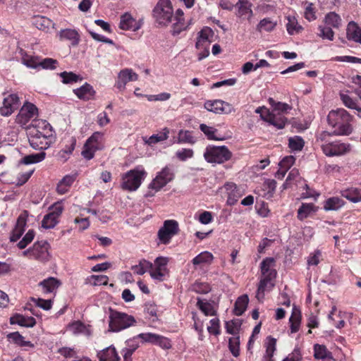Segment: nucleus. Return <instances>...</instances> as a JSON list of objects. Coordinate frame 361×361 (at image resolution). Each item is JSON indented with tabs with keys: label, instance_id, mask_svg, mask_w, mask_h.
Here are the masks:
<instances>
[{
	"label": "nucleus",
	"instance_id": "1",
	"mask_svg": "<svg viewBox=\"0 0 361 361\" xmlns=\"http://www.w3.org/2000/svg\"><path fill=\"white\" fill-rule=\"evenodd\" d=\"M328 123L334 129L332 133L323 131L319 138L322 141H326L331 135H348L352 133L353 128L350 124L353 116L344 109L331 110L327 116Z\"/></svg>",
	"mask_w": 361,
	"mask_h": 361
},
{
	"label": "nucleus",
	"instance_id": "2",
	"mask_svg": "<svg viewBox=\"0 0 361 361\" xmlns=\"http://www.w3.org/2000/svg\"><path fill=\"white\" fill-rule=\"evenodd\" d=\"M269 103L271 106V111L267 108L262 106L255 110V112L259 114L262 120L269 123L278 129H282L288 122L285 116L292 106L286 103L276 102L273 98L269 99Z\"/></svg>",
	"mask_w": 361,
	"mask_h": 361
},
{
	"label": "nucleus",
	"instance_id": "3",
	"mask_svg": "<svg viewBox=\"0 0 361 361\" xmlns=\"http://www.w3.org/2000/svg\"><path fill=\"white\" fill-rule=\"evenodd\" d=\"M276 261L273 257H266L260 264L262 278L258 287L257 298L259 300L264 297V293L267 288H271L274 284L272 281L276 277L277 272L274 269Z\"/></svg>",
	"mask_w": 361,
	"mask_h": 361
},
{
	"label": "nucleus",
	"instance_id": "4",
	"mask_svg": "<svg viewBox=\"0 0 361 361\" xmlns=\"http://www.w3.org/2000/svg\"><path fill=\"white\" fill-rule=\"evenodd\" d=\"M152 16L159 26H167L173 19V8L170 0H159L152 10Z\"/></svg>",
	"mask_w": 361,
	"mask_h": 361
},
{
	"label": "nucleus",
	"instance_id": "5",
	"mask_svg": "<svg viewBox=\"0 0 361 361\" xmlns=\"http://www.w3.org/2000/svg\"><path fill=\"white\" fill-rule=\"evenodd\" d=\"M135 322L132 315L109 308V331L118 332L134 325Z\"/></svg>",
	"mask_w": 361,
	"mask_h": 361
},
{
	"label": "nucleus",
	"instance_id": "6",
	"mask_svg": "<svg viewBox=\"0 0 361 361\" xmlns=\"http://www.w3.org/2000/svg\"><path fill=\"white\" fill-rule=\"evenodd\" d=\"M145 175L146 172L142 169H135L128 171L122 176L121 188L128 191L136 190Z\"/></svg>",
	"mask_w": 361,
	"mask_h": 361
},
{
	"label": "nucleus",
	"instance_id": "7",
	"mask_svg": "<svg viewBox=\"0 0 361 361\" xmlns=\"http://www.w3.org/2000/svg\"><path fill=\"white\" fill-rule=\"evenodd\" d=\"M231 155V152L225 146L208 147L204 154V157L208 162L218 164L229 160Z\"/></svg>",
	"mask_w": 361,
	"mask_h": 361
},
{
	"label": "nucleus",
	"instance_id": "8",
	"mask_svg": "<svg viewBox=\"0 0 361 361\" xmlns=\"http://www.w3.org/2000/svg\"><path fill=\"white\" fill-rule=\"evenodd\" d=\"M178 224L175 220H166L158 231V238L163 244H168L172 237L178 233Z\"/></svg>",
	"mask_w": 361,
	"mask_h": 361
},
{
	"label": "nucleus",
	"instance_id": "9",
	"mask_svg": "<svg viewBox=\"0 0 361 361\" xmlns=\"http://www.w3.org/2000/svg\"><path fill=\"white\" fill-rule=\"evenodd\" d=\"M324 154L328 157L341 156L350 152V145L340 140L326 142L322 145Z\"/></svg>",
	"mask_w": 361,
	"mask_h": 361
},
{
	"label": "nucleus",
	"instance_id": "10",
	"mask_svg": "<svg viewBox=\"0 0 361 361\" xmlns=\"http://www.w3.org/2000/svg\"><path fill=\"white\" fill-rule=\"evenodd\" d=\"M38 109L36 106L30 102H26L20 108L18 114L16 116V121L17 123L25 126L32 118L37 116Z\"/></svg>",
	"mask_w": 361,
	"mask_h": 361
},
{
	"label": "nucleus",
	"instance_id": "11",
	"mask_svg": "<svg viewBox=\"0 0 361 361\" xmlns=\"http://www.w3.org/2000/svg\"><path fill=\"white\" fill-rule=\"evenodd\" d=\"M174 178V174L172 170L168 166L164 167L149 184V188L159 191L166 184Z\"/></svg>",
	"mask_w": 361,
	"mask_h": 361
},
{
	"label": "nucleus",
	"instance_id": "12",
	"mask_svg": "<svg viewBox=\"0 0 361 361\" xmlns=\"http://www.w3.org/2000/svg\"><path fill=\"white\" fill-rule=\"evenodd\" d=\"M20 105L19 97L17 94H10L4 97L3 106L0 107V114L8 116L17 110Z\"/></svg>",
	"mask_w": 361,
	"mask_h": 361
},
{
	"label": "nucleus",
	"instance_id": "13",
	"mask_svg": "<svg viewBox=\"0 0 361 361\" xmlns=\"http://www.w3.org/2000/svg\"><path fill=\"white\" fill-rule=\"evenodd\" d=\"M204 106L207 111L219 114H228L233 111V107L231 104L220 99L208 100L205 102Z\"/></svg>",
	"mask_w": 361,
	"mask_h": 361
},
{
	"label": "nucleus",
	"instance_id": "14",
	"mask_svg": "<svg viewBox=\"0 0 361 361\" xmlns=\"http://www.w3.org/2000/svg\"><path fill=\"white\" fill-rule=\"evenodd\" d=\"M32 259L44 262L49 259V244L46 240L35 242L32 245Z\"/></svg>",
	"mask_w": 361,
	"mask_h": 361
},
{
	"label": "nucleus",
	"instance_id": "15",
	"mask_svg": "<svg viewBox=\"0 0 361 361\" xmlns=\"http://www.w3.org/2000/svg\"><path fill=\"white\" fill-rule=\"evenodd\" d=\"M168 259L164 257H157L154 260V268L150 269L149 274L153 279L162 281L164 279L165 274L167 271L166 264Z\"/></svg>",
	"mask_w": 361,
	"mask_h": 361
},
{
	"label": "nucleus",
	"instance_id": "16",
	"mask_svg": "<svg viewBox=\"0 0 361 361\" xmlns=\"http://www.w3.org/2000/svg\"><path fill=\"white\" fill-rule=\"evenodd\" d=\"M27 212L24 211L17 219L15 228L10 236L11 242H16L23 235L27 224Z\"/></svg>",
	"mask_w": 361,
	"mask_h": 361
},
{
	"label": "nucleus",
	"instance_id": "17",
	"mask_svg": "<svg viewBox=\"0 0 361 361\" xmlns=\"http://www.w3.org/2000/svg\"><path fill=\"white\" fill-rule=\"evenodd\" d=\"M141 26V22L137 21L129 13H125L120 18L119 27L121 30L135 32Z\"/></svg>",
	"mask_w": 361,
	"mask_h": 361
},
{
	"label": "nucleus",
	"instance_id": "18",
	"mask_svg": "<svg viewBox=\"0 0 361 361\" xmlns=\"http://www.w3.org/2000/svg\"><path fill=\"white\" fill-rule=\"evenodd\" d=\"M214 36L213 30L209 27H204L199 32L195 47L197 49L201 47H209Z\"/></svg>",
	"mask_w": 361,
	"mask_h": 361
},
{
	"label": "nucleus",
	"instance_id": "19",
	"mask_svg": "<svg viewBox=\"0 0 361 361\" xmlns=\"http://www.w3.org/2000/svg\"><path fill=\"white\" fill-rule=\"evenodd\" d=\"M183 15V11L181 9L176 10L175 16L173 15V20H175V22L173 23L171 30L173 35L180 34L183 30H186L191 23V20L189 23H185Z\"/></svg>",
	"mask_w": 361,
	"mask_h": 361
},
{
	"label": "nucleus",
	"instance_id": "20",
	"mask_svg": "<svg viewBox=\"0 0 361 361\" xmlns=\"http://www.w3.org/2000/svg\"><path fill=\"white\" fill-rule=\"evenodd\" d=\"M224 188L228 195L227 204L229 205L235 204L238 199L243 195L242 190L238 188L233 183H226Z\"/></svg>",
	"mask_w": 361,
	"mask_h": 361
},
{
	"label": "nucleus",
	"instance_id": "21",
	"mask_svg": "<svg viewBox=\"0 0 361 361\" xmlns=\"http://www.w3.org/2000/svg\"><path fill=\"white\" fill-rule=\"evenodd\" d=\"M73 92L79 99L85 101L92 99L95 94L93 87L87 82H85L80 87L74 90Z\"/></svg>",
	"mask_w": 361,
	"mask_h": 361
},
{
	"label": "nucleus",
	"instance_id": "22",
	"mask_svg": "<svg viewBox=\"0 0 361 361\" xmlns=\"http://www.w3.org/2000/svg\"><path fill=\"white\" fill-rule=\"evenodd\" d=\"M99 361H121V358L114 347L109 346L97 353Z\"/></svg>",
	"mask_w": 361,
	"mask_h": 361
},
{
	"label": "nucleus",
	"instance_id": "23",
	"mask_svg": "<svg viewBox=\"0 0 361 361\" xmlns=\"http://www.w3.org/2000/svg\"><path fill=\"white\" fill-rule=\"evenodd\" d=\"M32 24L38 30L45 32H48L54 25L51 20L42 16H35L32 18Z\"/></svg>",
	"mask_w": 361,
	"mask_h": 361
},
{
	"label": "nucleus",
	"instance_id": "24",
	"mask_svg": "<svg viewBox=\"0 0 361 361\" xmlns=\"http://www.w3.org/2000/svg\"><path fill=\"white\" fill-rule=\"evenodd\" d=\"M10 323L25 327H33L36 324V320L32 317H25L22 314H16L10 318Z\"/></svg>",
	"mask_w": 361,
	"mask_h": 361
},
{
	"label": "nucleus",
	"instance_id": "25",
	"mask_svg": "<svg viewBox=\"0 0 361 361\" xmlns=\"http://www.w3.org/2000/svg\"><path fill=\"white\" fill-rule=\"evenodd\" d=\"M346 35L348 39L361 44V29L354 21H351L348 24Z\"/></svg>",
	"mask_w": 361,
	"mask_h": 361
},
{
	"label": "nucleus",
	"instance_id": "26",
	"mask_svg": "<svg viewBox=\"0 0 361 361\" xmlns=\"http://www.w3.org/2000/svg\"><path fill=\"white\" fill-rule=\"evenodd\" d=\"M76 178L75 175L65 176L57 184L56 191L59 194L63 195L69 190V188Z\"/></svg>",
	"mask_w": 361,
	"mask_h": 361
},
{
	"label": "nucleus",
	"instance_id": "27",
	"mask_svg": "<svg viewBox=\"0 0 361 361\" xmlns=\"http://www.w3.org/2000/svg\"><path fill=\"white\" fill-rule=\"evenodd\" d=\"M301 319L302 315L300 310L294 307L289 318L290 330L291 334L296 333L299 331Z\"/></svg>",
	"mask_w": 361,
	"mask_h": 361
},
{
	"label": "nucleus",
	"instance_id": "28",
	"mask_svg": "<svg viewBox=\"0 0 361 361\" xmlns=\"http://www.w3.org/2000/svg\"><path fill=\"white\" fill-rule=\"evenodd\" d=\"M61 284V283L59 279L54 277H49L39 282V286L42 288L44 293H47L55 291Z\"/></svg>",
	"mask_w": 361,
	"mask_h": 361
},
{
	"label": "nucleus",
	"instance_id": "29",
	"mask_svg": "<svg viewBox=\"0 0 361 361\" xmlns=\"http://www.w3.org/2000/svg\"><path fill=\"white\" fill-rule=\"evenodd\" d=\"M51 137H36L29 138L30 146L35 149L44 150L50 146Z\"/></svg>",
	"mask_w": 361,
	"mask_h": 361
},
{
	"label": "nucleus",
	"instance_id": "30",
	"mask_svg": "<svg viewBox=\"0 0 361 361\" xmlns=\"http://www.w3.org/2000/svg\"><path fill=\"white\" fill-rule=\"evenodd\" d=\"M317 211V207L313 203H302L298 209V219L303 221L307 218L312 213Z\"/></svg>",
	"mask_w": 361,
	"mask_h": 361
},
{
	"label": "nucleus",
	"instance_id": "31",
	"mask_svg": "<svg viewBox=\"0 0 361 361\" xmlns=\"http://www.w3.org/2000/svg\"><path fill=\"white\" fill-rule=\"evenodd\" d=\"M59 39L61 40L66 39L71 42L72 44L75 45L79 42V35L78 32L73 29L61 30L59 32Z\"/></svg>",
	"mask_w": 361,
	"mask_h": 361
},
{
	"label": "nucleus",
	"instance_id": "32",
	"mask_svg": "<svg viewBox=\"0 0 361 361\" xmlns=\"http://www.w3.org/2000/svg\"><path fill=\"white\" fill-rule=\"evenodd\" d=\"M248 305V295L244 294L240 296L234 305L233 312L235 315H241L247 309Z\"/></svg>",
	"mask_w": 361,
	"mask_h": 361
},
{
	"label": "nucleus",
	"instance_id": "33",
	"mask_svg": "<svg viewBox=\"0 0 361 361\" xmlns=\"http://www.w3.org/2000/svg\"><path fill=\"white\" fill-rule=\"evenodd\" d=\"M342 197L353 202L361 201V191L357 188H351L341 191Z\"/></svg>",
	"mask_w": 361,
	"mask_h": 361
},
{
	"label": "nucleus",
	"instance_id": "34",
	"mask_svg": "<svg viewBox=\"0 0 361 361\" xmlns=\"http://www.w3.org/2000/svg\"><path fill=\"white\" fill-rule=\"evenodd\" d=\"M344 204V201L338 197H332L327 199L324 204V209L326 211L329 210H337L341 208Z\"/></svg>",
	"mask_w": 361,
	"mask_h": 361
},
{
	"label": "nucleus",
	"instance_id": "35",
	"mask_svg": "<svg viewBox=\"0 0 361 361\" xmlns=\"http://www.w3.org/2000/svg\"><path fill=\"white\" fill-rule=\"evenodd\" d=\"M213 259V255L208 251H204L197 255L195 258H193L192 262L194 265H199L202 264H210L212 262Z\"/></svg>",
	"mask_w": 361,
	"mask_h": 361
},
{
	"label": "nucleus",
	"instance_id": "36",
	"mask_svg": "<svg viewBox=\"0 0 361 361\" xmlns=\"http://www.w3.org/2000/svg\"><path fill=\"white\" fill-rule=\"evenodd\" d=\"M324 23L328 26L338 28L341 25V18L340 16L335 12H329L325 16Z\"/></svg>",
	"mask_w": 361,
	"mask_h": 361
},
{
	"label": "nucleus",
	"instance_id": "37",
	"mask_svg": "<svg viewBox=\"0 0 361 361\" xmlns=\"http://www.w3.org/2000/svg\"><path fill=\"white\" fill-rule=\"evenodd\" d=\"M152 268V263L143 259L140 261L138 264L132 266L131 269L136 274L143 275Z\"/></svg>",
	"mask_w": 361,
	"mask_h": 361
},
{
	"label": "nucleus",
	"instance_id": "38",
	"mask_svg": "<svg viewBox=\"0 0 361 361\" xmlns=\"http://www.w3.org/2000/svg\"><path fill=\"white\" fill-rule=\"evenodd\" d=\"M45 157H46V153L44 152H41L37 154H29V155L24 157L21 159L20 164L27 165V164H31L39 163V162L42 161V160H44Z\"/></svg>",
	"mask_w": 361,
	"mask_h": 361
},
{
	"label": "nucleus",
	"instance_id": "39",
	"mask_svg": "<svg viewBox=\"0 0 361 361\" xmlns=\"http://www.w3.org/2000/svg\"><path fill=\"white\" fill-rule=\"evenodd\" d=\"M169 130L167 128H164L162 132H160L158 134H154L151 135L148 140L146 141L149 145H154L159 142L164 141L169 137Z\"/></svg>",
	"mask_w": 361,
	"mask_h": 361
},
{
	"label": "nucleus",
	"instance_id": "40",
	"mask_svg": "<svg viewBox=\"0 0 361 361\" xmlns=\"http://www.w3.org/2000/svg\"><path fill=\"white\" fill-rule=\"evenodd\" d=\"M195 138L192 136V133L190 130H180L178 134V143H188L193 145L195 142Z\"/></svg>",
	"mask_w": 361,
	"mask_h": 361
},
{
	"label": "nucleus",
	"instance_id": "41",
	"mask_svg": "<svg viewBox=\"0 0 361 361\" xmlns=\"http://www.w3.org/2000/svg\"><path fill=\"white\" fill-rule=\"evenodd\" d=\"M340 97L343 104L349 109H355L357 111V116L361 118V108L357 106L356 101L345 94H341Z\"/></svg>",
	"mask_w": 361,
	"mask_h": 361
},
{
	"label": "nucleus",
	"instance_id": "42",
	"mask_svg": "<svg viewBox=\"0 0 361 361\" xmlns=\"http://www.w3.org/2000/svg\"><path fill=\"white\" fill-rule=\"evenodd\" d=\"M286 30L289 35H293L301 32L302 27L298 25L295 18L288 17Z\"/></svg>",
	"mask_w": 361,
	"mask_h": 361
},
{
	"label": "nucleus",
	"instance_id": "43",
	"mask_svg": "<svg viewBox=\"0 0 361 361\" xmlns=\"http://www.w3.org/2000/svg\"><path fill=\"white\" fill-rule=\"evenodd\" d=\"M200 129L204 134L207 137L209 140H222L223 137H219L215 135V133L217 132V130L213 127L208 126L204 123H202L200 126Z\"/></svg>",
	"mask_w": 361,
	"mask_h": 361
},
{
	"label": "nucleus",
	"instance_id": "44",
	"mask_svg": "<svg viewBox=\"0 0 361 361\" xmlns=\"http://www.w3.org/2000/svg\"><path fill=\"white\" fill-rule=\"evenodd\" d=\"M305 145L303 139L300 136L291 137L288 139V147L293 151H300Z\"/></svg>",
	"mask_w": 361,
	"mask_h": 361
},
{
	"label": "nucleus",
	"instance_id": "45",
	"mask_svg": "<svg viewBox=\"0 0 361 361\" xmlns=\"http://www.w3.org/2000/svg\"><path fill=\"white\" fill-rule=\"evenodd\" d=\"M118 78L123 80L126 84L130 81H136L138 79V75L133 72L131 69L126 68L121 71L118 73Z\"/></svg>",
	"mask_w": 361,
	"mask_h": 361
},
{
	"label": "nucleus",
	"instance_id": "46",
	"mask_svg": "<svg viewBox=\"0 0 361 361\" xmlns=\"http://www.w3.org/2000/svg\"><path fill=\"white\" fill-rule=\"evenodd\" d=\"M242 322L241 320L239 319H234L231 321H228L226 322V332L230 334L235 335L238 334L240 326H241Z\"/></svg>",
	"mask_w": 361,
	"mask_h": 361
},
{
	"label": "nucleus",
	"instance_id": "47",
	"mask_svg": "<svg viewBox=\"0 0 361 361\" xmlns=\"http://www.w3.org/2000/svg\"><path fill=\"white\" fill-rule=\"evenodd\" d=\"M276 24V22L271 20L269 18H266L260 20L258 25V30L260 32L262 30H264L266 32H271L275 28Z\"/></svg>",
	"mask_w": 361,
	"mask_h": 361
},
{
	"label": "nucleus",
	"instance_id": "48",
	"mask_svg": "<svg viewBox=\"0 0 361 361\" xmlns=\"http://www.w3.org/2000/svg\"><path fill=\"white\" fill-rule=\"evenodd\" d=\"M39 56H32L25 54L22 57V63L25 66L31 68H37L39 67Z\"/></svg>",
	"mask_w": 361,
	"mask_h": 361
},
{
	"label": "nucleus",
	"instance_id": "49",
	"mask_svg": "<svg viewBox=\"0 0 361 361\" xmlns=\"http://www.w3.org/2000/svg\"><path fill=\"white\" fill-rule=\"evenodd\" d=\"M58 223L59 219L54 216L53 214L48 213L42 221V226L46 229L53 228Z\"/></svg>",
	"mask_w": 361,
	"mask_h": 361
},
{
	"label": "nucleus",
	"instance_id": "50",
	"mask_svg": "<svg viewBox=\"0 0 361 361\" xmlns=\"http://www.w3.org/2000/svg\"><path fill=\"white\" fill-rule=\"evenodd\" d=\"M35 235V231L32 229L29 230L27 232V233L24 235V237L22 238V240L18 243L17 247L20 250L25 248L27 245L33 240Z\"/></svg>",
	"mask_w": 361,
	"mask_h": 361
},
{
	"label": "nucleus",
	"instance_id": "51",
	"mask_svg": "<svg viewBox=\"0 0 361 361\" xmlns=\"http://www.w3.org/2000/svg\"><path fill=\"white\" fill-rule=\"evenodd\" d=\"M35 235V231L32 229L29 230L27 232V233L24 235V237L22 238V240L18 243L17 247L20 250L25 248L27 245L33 240Z\"/></svg>",
	"mask_w": 361,
	"mask_h": 361
},
{
	"label": "nucleus",
	"instance_id": "52",
	"mask_svg": "<svg viewBox=\"0 0 361 361\" xmlns=\"http://www.w3.org/2000/svg\"><path fill=\"white\" fill-rule=\"evenodd\" d=\"M276 184V181L274 179H268L263 183L264 190L266 191L265 195H267L268 198L273 197Z\"/></svg>",
	"mask_w": 361,
	"mask_h": 361
},
{
	"label": "nucleus",
	"instance_id": "53",
	"mask_svg": "<svg viewBox=\"0 0 361 361\" xmlns=\"http://www.w3.org/2000/svg\"><path fill=\"white\" fill-rule=\"evenodd\" d=\"M247 0H238L235 4L237 8L236 15L239 18H245L246 14L248 13Z\"/></svg>",
	"mask_w": 361,
	"mask_h": 361
},
{
	"label": "nucleus",
	"instance_id": "54",
	"mask_svg": "<svg viewBox=\"0 0 361 361\" xmlns=\"http://www.w3.org/2000/svg\"><path fill=\"white\" fill-rule=\"evenodd\" d=\"M97 150H99L98 147L96 145H92L85 142L82 151V155L85 159L90 160L94 157V153Z\"/></svg>",
	"mask_w": 361,
	"mask_h": 361
},
{
	"label": "nucleus",
	"instance_id": "55",
	"mask_svg": "<svg viewBox=\"0 0 361 361\" xmlns=\"http://www.w3.org/2000/svg\"><path fill=\"white\" fill-rule=\"evenodd\" d=\"M60 76L62 78V82L64 84H68L77 82L78 80H82L78 75L73 72H62L60 73Z\"/></svg>",
	"mask_w": 361,
	"mask_h": 361
},
{
	"label": "nucleus",
	"instance_id": "56",
	"mask_svg": "<svg viewBox=\"0 0 361 361\" xmlns=\"http://www.w3.org/2000/svg\"><path fill=\"white\" fill-rule=\"evenodd\" d=\"M319 33L318 35L323 39H327L331 41L334 39V32L331 27L319 25L318 27Z\"/></svg>",
	"mask_w": 361,
	"mask_h": 361
},
{
	"label": "nucleus",
	"instance_id": "57",
	"mask_svg": "<svg viewBox=\"0 0 361 361\" xmlns=\"http://www.w3.org/2000/svg\"><path fill=\"white\" fill-rule=\"evenodd\" d=\"M102 137V133L95 132L87 140L86 142L92 145H96L98 147V149H101L102 148V144L101 143Z\"/></svg>",
	"mask_w": 361,
	"mask_h": 361
},
{
	"label": "nucleus",
	"instance_id": "58",
	"mask_svg": "<svg viewBox=\"0 0 361 361\" xmlns=\"http://www.w3.org/2000/svg\"><path fill=\"white\" fill-rule=\"evenodd\" d=\"M58 61L56 59L51 58H46L42 60H39V67L43 69H55Z\"/></svg>",
	"mask_w": 361,
	"mask_h": 361
},
{
	"label": "nucleus",
	"instance_id": "59",
	"mask_svg": "<svg viewBox=\"0 0 361 361\" xmlns=\"http://www.w3.org/2000/svg\"><path fill=\"white\" fill-rule=\"evenodd\" d=\"M197 305L206 316H211L214 314V310L213 309L212 305L210 303L204 302L199 299L197 302Z\"/></svg>",
	"mask_w": 361,
	"mask_h": 361
},
{
	"label": "nucleus",
	"instance_id": "60",
	"mask_svg": "<svg viewBox=\"0 0 361 361\" xmlns=\"http://www.w3.org/2000/svg\"><path fill=\"white\" fill-rule=\"evenodd\" d=\"M322 258V252L319 250H314L307 258L308 266H317L320 262Z\"/></svg>",
	"mask_w": 361,
	"mask_h": 361
},
{
	"label": "nucleus",
	"instance_id": "61",
	"mask_svg": "<svg viewBox=\"0 0 361 361\" xmlns=\"http://www.w3.org/2000/svg\"><path fill=\"white\" fill-rule=\"evenodd\" d=\"M239 337H232L229 339V349L233 356L238 357L239 355Z\"/></svg>",
	"mask_w": 361,
	"mask_h": 361
},
{
	"label": "nucleus",
	"instance_id": "62",
	"mask_svg": "<svg viewBox=\"0 0 361 361\" xmlns=\"http://www.w3.org/2000/svg\"><path fill=\"white\" fill-rule=\"evenodd\" d=\"M267 339L268 342L266 346V352L264 355L269 357H274V353L276 350V340L271 336H269Z\"/></svg>",
	"mask_w": 361,
	"mask_h": 361
},
{
	"label": "nucleus",
	"instance_id": "63",
	"mask_svg": "<svg viewBox=\"0 0 361 361\" xmlns=\"http://www.w3.org/2000/svg\"><path fill=\"white\" fill-rule=\"evenodd\" d=\"M314 357L316 359H324L327 357V349L324 345L316 344L314 346Z\"/></svg>",
	"mask_w": 361,
	"mask_h": 361
},
{
	"label": "nucleus",
	"instance_id": "64",
	"mask_svg": "<svg viewBox=\"0 0 361 361\" xmlns=\"http://www.w3.org/2000/svg\"><path fill=\"white\" fill-rule=\"evenodd\" d=\"M35 128L39 129V130H42V132L49 133L47 135L49 137H51L53 135L52 127L47 121H39L36 124Z\"/></svg>",
	"mask_w": 361,
	"mask_h": 361
}]
</instances>
